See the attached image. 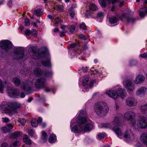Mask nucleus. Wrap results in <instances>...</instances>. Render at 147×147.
I'll return each instance as SVG.
<instances>
[{"instance_id": "obj_37", "label": "nucleus", "mask_w": 147, "mask_h": 147, "mask_svg": "<svg viewBox=\"0 0 147 147\" xmlns=\"http://www.w3.org/2000/svg\"><path fill=\"white\" fill-rule=\"evenodd\" d=\"M63 20L58 18H57L55 20V24L56 26H58L60 23H62Z\"/></svg>"}, {"instance_id": "obj_55", "label": "nucleus", "mask_w": 147, "mask_h": 147, "mask_svg": "<svg viewBox=\"0 0 147 147\" xmlns=\"http://www.w3.org/2000/svg\"><path fill=\"white\" fill-rule=\"evenodd\" d=\"M80 28L84 30L86 28V26L84 23H82L80 24Z\"/></svg>"}, {"instance_id": "obj_16", "label": "nucleus", "mask_w": 147, "mask_h": 147, "mask_svg": "<svg viewBox=\"0 0 147 147\" xmlns=\"http://www.w3.org/2000/svg\"><path fill=\"white\" fill-rule=\"evenodd\" d=\"M106 93L110 97L114 99H117L118 95L117 92L112 90H107Z\"/></svg>"}, {"instance_id": "obj_41", "label": "nucleus", "mask_w": 147, "mask_h": 147, "mask_svg": "<svg viewBox=\"0 0 147 147\" xmlns=\"http://www.w3.org/2000/svg\"><path fill=\"white\" fill-rule=\"evenodd\" d=\"M63 6L61 5H57L56 6V9L57 10L59 11H62L63 10Z\"/></svg>"}, {"instance_id": "obj_60", "label": "nucleus", "mask_w": 147, "mask_h": 147, "mask_svg": "<svg viewBox=\"0 0 147 147\" xmlns=\"http://www.w3.org/2000/svg\"><path fill=\"white\" fill-rule=\"evenodd\" d=\"M81 70H82V71L83 72H86L87 71L88 69L87 67H86L85 68L84 67H82V68L81 69Z\"/></svg>"}, {"instance_id": "obj_29", "label": "nucleus", "mask_w": 147, "mask_h": 147, "mask_svg": "<svg viewBox=\"0 0 147 147\" xmlns=\"http://www.w3.org/2000/svg\"><path fill=\"white\" fill-rule=\"evenodd\" d=\"M56 140V136L54 134L51 135L49 138V142L50 143L55 142Z\"/></svg>"}, {"instance_id": "obj_46", "label": "nucleus", "mask_w": 147, "mask_h": 147, "mask_svg": "<svg viewBox=\"0 0 147 147\" xmlns=\"http://www.w3.org/2000/svg\"><path fill=\"white\" fill-rule=\"evenodd\" d=\"M97 136L99 140H102L104 138L105 136L104 134L101 133H99L97 135Z\"/></svg>"}, {"instance_id": "obj_1", "label": "nucleus", "mask_w": 147, "mask_h": 147, "mask_svg": "<svg viewBox=\"0 0 147 147\" xmlns=\"http://www.w3.org/2000/svg\"><path fill=\"white\" fill-rule=\"evenodd\" d=\"M121 115L119 114L115 117L114 120L110 124H105L104 125L103 127L112 128L118 136L119 138H121L122 135V133L121 129L118 127L122 125L120 122V121L122 118Z\"/></svg>"}, {"instance_id": "obj_8", "label": "nucleus", "mask_w": 147, "mask_h": 147, "mask_svg": "<svg viewBox=\"0 0 147 147\" xmlns=\"http://www.w3.org/2000/svg\"><path fill=\"white\" fill-rule=\"evenodd\" d=\"M22 107V105L18 103H15L13 107L11 108L8 106H5L2 108L3 110L5 113H11L13 111H16L18 108H20Z\"/></svg>"}, {"instance_id": "obj_36", "label": "nucleus", "mask_w": 147, "mask_h": 147, "mask_svg": "<svg viewBox=\"0 0 147 147\" xmlns=\"http://www.w3.org/2000/svg\"><path fill=\"white\" fill-rule=\"evenodd\" d=\"M117 91L118 93L119 94V95L121 96V97L124 95L125 94V90L124 89L119 88H118Z\"/></svg>"}, {"instance_id": "obj_28", "label": "nucleus", "mask_w": 147, "mask_h": 147, "mask_svg": "<svg viewBox=\"0 0 147 147\" xmlns=\"http://www.w3.org/2000/svg\"><path fill=\"white\" fill-rule=\"evenodd\" d=\"M12 81L15 86H19L21 84V80L18 78L17 77L13 78Z\"/></svg>"}, {"instance_id": "obj_54", "label": "nucleus", "mask_w": 147, "mask_h": 147, "mask_svg": "<svg viewBox=\"0 0 147 147\" xmlns=\"http://www.w3.org/2000/svg\"><path fill=\"white\" fill-rule=\"evenodd\" d=\"M1 147H9V146L7 143L6 142L2 143L1 145Z\"/></svg>"}, {"instance_id": "obj_34", "label": "nucleus", "mask_w": 147, "mask_h": 147, "mask_svg": "<svg viewBox=\"0 0 147 147\" xmlns=\"http://www.w3.org/2000/svg\"><path fill=\"white\" fill-rule=\"evenodd\" d=\"M117 18L115 17H111L110 18L109 20V22L111 24H113L117 22Z\"/></svg>"}, {"instance_id": "obj_26", "label": "nucleus", "mask_w": 147, "mask_h": 147, "mask_svg": "<svg viewBox=\"0 0 147 147\" xmlns=\"http://www.w3.org/2000/svg\"><path fill=\"white\" fill-rule=\"evenodd\" d=\"M146 90V88L144 87H142L140 88L139 89L136 91V94L137 95H140L145 93Z\"/></svg>"}, {"instance_id": "obj_12", "label": "nucleus", "mask_w": 147, "mask_h": 147, "mask_svg": "<svg viewBox=\"0 0 147 147\" xmlns=\"http://www.w3.org/2000/svg\"><path fill=\"white\" fill-rule=\"evenodd\" d=\"M125 87L128 92L133 91L134 89V85L130 80H127L123 82Z\"/></svg>"}, {"instance_id": "obj_27", "label": "nucleus", "mask_w": 147, "mask_h": 147, "mask_svg": "<svg viewBox=\"0 0 147 147\" xmlns=\"http://www.w3.org/2000/svg\"><path fill=\"white\" fill-rule=\"evenodd\" d=\"M141 111L142 114L147 116V104L141 107Z\"/></svg>"}, {"instance_id": "obj_43", "label": "nucleus", "mask_w": 147, "mask_h": 147, "mask_svg": "<svg viewBox=\"0 0 147 147\" xmlns=\"http://www.w3.org/2000/svg\"><path fill=\"white\" fill-rule=\"evenodd\" d=\"M1 130L3 133H7L10 132L9 130H8L7 127H2L1 129Z\"/></svg>"}, {"instance_id": "obj_5", "label": "nucleus", "mask_w": 147, "mask_h": 147, "mask_svg": "<svg viewBox=\"0 0 147 147\" xmlns=\"http://www.w3.org/2000/svg\"><path fill=\"white\" fill-rule=\"evenodd\" d=\"M135 113L131 111L126 112L124 115L125 119L127 121H130L131 123L134 127H136V121L135 119Z\"/></svg>"}, {"instance_id": "obj_23", "label": "nucleus", "mask_w": 147, "mask_h": 147, "mask_svg": "<svg viewBox=\"0 0 147 147\" xmlns=\"http://www.w3.org/2000/svg\"><path fill=\"white\" fill-rule=\"evenodd\" d=\"M145 78L142 75L139 74L136 77L134 82L135 84H138L143 82Z\"/></svg>"}, {"instance_id": "obj_56", "label": "nucleus", "mask_w": 147, "mask_h": 147, "mask_svg": "<svg viewBox=\"0 0 147 147\" xmlns=\"http://www.w3.org/2000/svg\"><path fill=\"white\" fill-rule=\"evenodd\" d=\"M140 56L143 58H146L147 57V54L145 53L141 54Z\"/></svg>"}, {"instance_id": "obj_53", "label": "nucleus", "mask_w": 147, "mask_h": 147, "mask_svg": "<svg viewBox=\"0 0 147 147\" xmlns=\"http://www.w3.org/2000/svg\"><path fill=\"white\" fill-rule=\"evenodd\" d=\"M66 33V31L64 32L63 31L62 32H59V34L60 37H62L65 36Z\"/></svg>"}, {"instance_id": "obj_47", "label": "nucleus", "mask_w": 147, "mask_h": 147, "mask_svg": "<svg viewBox=\"0 0 147 147\" xmlns=\"http://www.w3.org/2000/svg\"><path fill=\"white\" fill-rule=\"evenodd\" d=\"M25 25L27 26H29L30 25V20L27 18L25 19Z\"/></svg>"}, {"instance_id": "obj_6", "label": "nucleus", "mask_w": 147, "mask_h": 147, "mask_svg": "<svg viewBox=\"0 0 147 147\" xmlns=\"http://www.w3.org/2000/svg\"><path fill=\"white\" fill-rule=\"evenodd\" d=\"M33 85V83L31 81H24L22 82L21 86L22 90L27 93L31 90Z\"/></svg>"}, {"instance_id": "obj_52", "label": "nucleus", "mask_w": 147, "mask_h": 147, "mask_svg": "<svg viewBox=\"0 0 147 147\" xmlns=\"http://www.w3.org/2000/svg\"><path fill=\"white\" fill-rule=\"evenodd\" d=\"M89 81V79L88 78H85L83 80V85L85 86L87 84Z\"/></svg>"}, {"instance_id": "obj_61", "label": "nucleus", "mask_w": 147, "mask_h": 147, "mask_svg": "<svg viewBox=\"0 0 147 147\" xmlns=\"http://www.w3.org/2000/svg\"><path fill=\"white\" fill-rule=\"evenodd\" d=\"M80 38H82L84 40H86L87 39L86 36L82 34H81L80 36Z\"/></svg>"}, {"instance_id": "obj_49", "label": "nucleus", "mask_w": 147, "mask_h": 147, "mask_svg": "<svg viewBox=\"0 0 147 147\" xmlns=\"http://www.w3.org/2000/svg\"><path fill=\"white\" fill-rule=\"evenodd\" d=\"M129 64L131 66H134L137 64V62L135 61L132 60L130 61Z\"/></svg>"}, {"instance_id": "obj_44", "label": "nucleus", "mask_w": 147, "mask_h": 147, "mask_svg": "<svg viewBox=\"0 0 147 147\" xmlns=\"http://www.w3.org/2000/svg\"><path fill=\"white\" fill-rule=\"evenodd\" d=\"M75 26L74 25H72L69 28V32L71 33H73L75 31Z\"/></svg>"}, {"instance_id": "obj_13", "label": "nucleus", "mask_w": 147, "mask_h": 147, "mask_svg": "<svg viewBox=\"0 0 147 147\" xmlns=\"http://www.w3.org/2000/svg\"><path fill=\"white\" fill-rule=\"evenodd\" d=\"M125 102L126 104L129 107L136 106L138 103L137 100L134 97L132 96L127 97L126 99Z\"/></svg>"}, {"instance_id": "obj_38", "label": "nucleus", "mask_w": 147, "mask_h": 147, "mask_svg": "<svg viewBox=\"0 0 147 147\" xmlns=\"http://www.w3.org/2000/svg\"><path fill=\"white\" fill-rule=\"evenodd\" d=\"M89 8L90 10H96L97 9V7L96 5L93 3H91L89 6Z\"/></svg>"}, {"instance_id": "obj_30", "label": "nucleus", "mask_w": 147, "mask_h": 147, "mask_svg": "<svg viewBox=\"0 0 147 147\" xmlns=\"http://www.w3.org/2000/svg\"><path fill=\"white\" fill-rule=\"evenodd\" d=\"M41 138L42 142H45L48 138V136L47 133L44 131H42Z\"/></svg>"}, {"instance_id": "obj_32", "label": "nucleus", "mask_w": 147, "mask_h": 147, "mask_svg": "<svg viewBox=\"0 0 147 147\" xmlns=\"http://www.w3.org/2000/svg\"><path fill=\"white\" fill-rule=\"evenodd\" d=\"M34 74L38 76H40L42 74V70L39 68H36L34 71Z\"/></svg>"}, {"instance_id": "obj_15", "label": "nucleus", "mask_w": 147, "mask_h": 147, "mask_svg": "<svg viewBox=\"0 0 147 147\" xmlns=\"http://www.w3.org/2000/svg\"><path fill=\"white\" fill-rule=\"evenodd\" d=\"M99 2L102 7H105L107 5L111 2L114 4L117 2V0H99Z\"/></svg>"}, {"instance_id": "obj_50", "label": "nucleus", "mask_w": 147, "mask_h": 147, "mask_svg": "<svg viewBox=\"0 0 147 147\" xmlns=\"http://www.w3.org/2000/svg\"><path fill=\"white\" fill-rule=\"evenodd\" d=\"M69 13L70 16L72 18L74 17L75 15V13L74 11L73 10H69Z\"/></svg>"}, {"instance_id": "obj_31", "label": "nucleus", "mask_w": 147, "mask_h": 147, "mask_svg": "<svg viewBox=\"0 0 147 147\" xmlns=\"http://www.w3.org/2000/svg\"><path fill=\"white\" fill-rule=\"evenodd\" d=\"M142 9L143 10V11H140L139 15L141 17L143 18L145 15V14L147 13V9L146 7H144L143 8H142Z\"/></svg>"}, {"instance_id": "obj_25", "label": "nucleus", "mask_w": 147, "mask_h": 147, "mask_svg": "<svg viewBox=\"0 0 147 147\" xmlns=\"http://www.w3.org/2000/svg\"><path fill=\"white\" fill-rule=\"evenodd\" d=\"M80 43L78 42L76 43H73L69 45L68 49L69 48L73 49L75 51H76L79 48Z\"/></svg>"}, {"instance_id": "obj_35", "label": "nucleus", "mask_w": 147, "mask_h": 147, "mask_svg": "<svg viewBox=\"0 0 147 147\" xmlns=\"http://www.w3.org/2000/svg\"><path fill=\"white\" fill-rule=\"evenodd\" d=\"M34 13L37 16H40L42 14V12L40 9H38L35 10Z\"/></svg>"}, {"instance_id": "obj_17", "label": "nucleus", "mask_w": 147, "mask_h": 147, "mask_svg": "<svg viewBox=\"0 0 147 147\" xmlns=\"http://www.w3.org/2000/svg\"><path fill=\"white\" fill-rule=\"evenodd\" d=\"M16 55L18 59H22L23 57L24 54V51L23 49H17L16 51Z\"/></svg>"}, {"instance_id": "obj_14", "label": "nucleus", "mask_w": 147, "mask_h": 147, "mask_svg": "<svg viewBox=\"0 0 147 147\" xmlns=\"http://www.w3.org/2000/svg\"><path fill=\"white\" fill-rule=\"evenodd\" d=\"M124 137L125 140L127 141L128 140H130L132 138H133L134 136L131 130L128 129L125 132Z\"/></svg>"}, {"instance_id": "obj_48", "label": "nucleus", "mask_w": 147, "mask_h": 147, "mask_svg": "<svg viewBox=\"0 0 147 147\" xmlns=\"http://www.w3.org/2000/svg\"><path fill=\"white\" fill-rule=\"evenodd\" d=\"M7 127L8 130H9L10 132L11 131V130L13 127V125L10 123H9L7 124Z\"/></svg>"}, {"instance_id": "obj_19", "label": "nucleus", "mask_w": 147, "mask_h": 147, "mask_svg": "<svg viewBox=\"0 0 147 147\" xmlns=\"http://www.w3.org/2000/svg\"><path fill=\"white\" fill-rule=\"evenodd\" d=\"M22 133L20 131H16L11 134L9 138L12 139H16L21 138L22 136Z\"/></svg>"}, {"instance_id": "obj_11", "label": "nucleus", "mask_w": 147, "mask_h": 147, "mask_svg": "<svg viewBox=\"0 0 147 147\" xmlns=\"http://www.w3.org/2000/svg\"><path fill=\"white\" fill-rule=\"evenodd\" d=\"M46 84V80L43 78H40L38 79L35 83L36 88L41 89L45 87Z\"/></svg>"}, {"instance_id": "obj_59", "label": "nucleus", "mask_w": 147, "mask_h": 147, "mask_svg": "<svg viewBox=\"0 0 147 147\" xmlns=\"http://www.w3.org/2000/svg\"><path fill=\"white\" fill-rule=\"evenodd\" d=\"M2 119H3V121L4 122L6 123L9 121V119L7 117L2 118Z\"/></svg>"}, {"instance_id": "obj_64", "label": "nucleus", "mask_w": 147, "mask_h": 147, "mask_svg": "<svg viewBox=\"0 0 147 147\" xmlns=\"http://www.w3.org/2000/svg\"><path fill=\"white\" fill-rule=\"evenodd\" d=\"M98 73H99V72L96 70L93 71V74L94 75H96Z\"/></svg>"}, {"instance_id": "obj_9", "label": "nucleus", "mask_w": 147, "mask_h": 147, "mask_svg": "<svg viewBox=\"0 0 147 147\" xmlns=\"http://www.w3.org/2000/svg\"><path fill=\"white\" fill-rule=\"evenodd\" d=\"M87 117V113L86 110H81L79 115V122L82 124L88 122Z\"/></svg>"}, {"instance_id": "obj_33", "label": "nucleus", "mask_w": 147, "mask_h": 147, "mask_svg": "<svg viewBox=\"0 0 147 147\" xmlns=\"http://www.w3.org/2000/svg\"><path fill=\"white\" fill-rule=\"evenodd\" d=\"M31 124L32 127H36L38 125L37 120L36 119H33L31 120Z\"/></svg>"}, {"instance_id": "obj_21", "label": "nucleus", "mask_w": 147, "mask_h": 147, "mask_svg": "<svg viewBox=\"0 0 147 147\" xmlns=\"http://www.w3.org/2000/svg\"><path fill=\"white\" fill-rule=\"evenodd\" d=\"M121 18L122 19L125 18L127 23L130 22L134 23L136 20V19L134 18L128 17L126 13L122 14Z\"/></svg>"}, {"instance_id": "obj_20", "label": "nucleus", "mask_w": 147, "mask_h": 147, "mask_svg": "<svg viewBox=\"0 0 147 147\" xmlns=\"http://www.w3.org/2000/svg\"><path fill=\"white\" fill-rule=\"evenodd\" d=\"M71 131L73 132L78 133L83 131V128L80 126L76 125L71 128Z\"/></svg>"}, {"instance_id": "obj_22", "label": "nucleus", "mask_w": 147, "mask_h": 147, "mask_svg": "<svg viewBox=\"0 0 147 147\" xmlns=\"http://www.w3.org/2000/svg\"><path fill=\"white\" fill-rule=\"evenodd\" d=\"M141 141L144 145H147V133L142 134L140 136Z\"/></svg>"}, {"instance_id": "obj_10", "label": "nucleus", "mask_w": 147, "mask_h": 147, "mask_svg": "<svg viewBox=\"0 0 147 147\" xmlns=\"http://www.w3.org/2000/svg\"><path fill=\"white\" fill-rule=\"evenodd\" d=\"M0 47L2 49L7 51L12 48V44L9 40H5L0 42Z\"/></svg>"}, {"instance_id": "obj_3", "label": "nucleus", "mask_w": 147, "mask_h": 147, "mask_svg": "<svg viewBox=\"0 0 147 147\" xmlns=\"http://www.w3.org/2000/svg\"><path fill=\"white\" fill-rule=\"evenodd\" d=\"M6 88L8 95L11 97H15L18 96L19 91L11 87V84L7 81L2 82L0 79V92H3L4 88Z\"/></svg>"}, {"instance_id": "obj_51", "label": "nucleus", "mask_w": 147, "mask_h": 147, "mask_svg": "<svg viewBox=\"0 0 147 147\" xmlns=\"http://www.w3.org/2000/svg\"><path fill=\"white\" fill-rule=\"evenodd\" d=\"M31 31L30 30L27 29L26 30L24 34L26 36H29L31 34Z\"/></svg>"}, {"instance_id": "obj_18", "label": "nucleus", "mask_w": 147, "mask_h": 147, "mask_svg": "<svg viewBox=\"0 0 147 147\" xmlns=\"http://www.w3.org/2000/svg\"><path fill=\"white\" fill-rule=\"evenodd\" d=\"M93 127V125L91 121L90 122L85 125L83 127V131L87 132L91 130Z\"/></svg>"}, {"instance_id": "obj_45", "label": "nucleus", "mask_w": 147, "mask_h": 147, "mask_svg": "<svg viewBox=\"0 0 147 147\" xmlns=\"http://www.w3.org/2000/svg\"><path fill=\"white\" fill-rule=\"evenodd\" d=\"M18 121L20 122L22 125H24L26 122V120L24 118H19L18 119Z\"/></svg>"}, {"instance_id": "obj_57", "label": "nucleus", "mask_w": 147, "mask_h": 147, "mask_svg": "<svg viewBox=\"0 0 147 147\" xmlns=\"http://www.w3.org/2000/svg\"><path fill=\"white\" fill-rule=\"evenodd\" d=\"M103 13L102 12H99L97 14V16L98 17H101L103 16Z\"/></svg>"}, {"instance_id": "obj_4", "label": "nucleus", "mask_w": 147, "mask_h": 147, "mask_svg": "<svg viewBox=\"0 0 147 147\" xmlns=\"http://www.w3.org/2000/svg\"><path fill=\"white\" fill-rule=\"evenodd\" d=\"M109 110V108L106 104L102 102L96 103L94 107V112L101 117L106 115Z\"/></svg>"}, {"instance_id": "obj_63", "label": "nucleus", "mask_w": 147, "mask_h": 147, "mask_svg": "<svg viewBox=\"0 0 147 147\" xmlns=\"http://www.w3.org/2000/svg\"><path fill=\"white\" fill-rule=\"evenodd\" d=\"M48 18L51 20H53L54 19L53 17L50 15H48L47 16Z\"/></svg>"}, {"instance_id": "obj_7", "label": "nucleus", "mask_w": 147, "mask_h": 147, "mask_svg": "<svg viewBox=\"0 0 147 147\" xmlns=\"http://www.w3.org/2000/svg\"><path fill=\"white\" fill-rule=\"evenodd\" d=\"M136 125V127H135L136 128H147V118L142 115L139 116Z\"/></svg>"}, {"instance_id": "obj_2", "label": "nucleus", "mask_w": 147, "mask_h": 147, "mask_svg": "<svg viewBox=\"0 0 147 147\" xmlns=\"http://www.w3.org/2000/svg\"><path fill=\"white\" fill-rule=\"evenodd\" d=\"M31 52L33 53L32 55L34 59H37L39 58H44V59L41 63L42 64L43 66L47 67L51 66L50 56L47 50L38 52L32 49Z\"/></svg>"}, {"instance_id": "obj_62", "label": "nucleus", "mask_w": 147, "mask_h": 147, "mask_svg": "<svg viewBox=\"0 0 147 147\" xmlns=\"http://www.w3.org/2000/svg\"><path fill=\"white\" fill-rule=\"evenodd\" d=\"M12 3L11 1H9L7 5L9 7H11L12 6Z\"/></svg>"}, {"instance_id": "obj_42", "label": "nucleus", "mask_w": 147, "mask_h": 147, "mask_svg": "<svg viewBox=\"0 0 147 147\" xmlns=\"http://www.w3.org/2000/svg\"><path fill=\"white\" fill-rule=\"evenodd\" d=\"M19 144V142L18 141H16L11 145L10 147H18Z\"/></svg>"}, {"instance_id": "obj_24", "label": "nucleus", "mask_w": 147, "mask_h": 147, "mask_svg": "<svg viewBox=\"0 0 147 147\" xmlns=\"http://www.w3.org/2000/svg\"><path fill=\"white\" fill-rule=\"evenodd\" d=\"M23 140L24 142L27 144L31 145L32 144V141L28 135H24L23 136Z\"/></svg>"}, {"instance_id": "obj_58", "label": "nucleus", "mask_w": 147, "mask_h": 147, "mask_svg": "<svg viewBox=\"0 0 147 147\" xmlns=\"http://www.w3.org/2000/svg\"><path fill=\"white\" fill-rule=\"evenodd\" d=\"M42 119L41 117H39L38 118V120H37V122H38V124L42 123Z\"/></svg>"}, {"instance_id": "obj_39", "label": "nucleus", "mask_w": 147, "mask_h": 147, "mask_svg": "<svg viewBox=\"0 0 147 147\" xmlns=\"http://www.w3.org/2000/svg\"><path fill=\"white\" fill-rule=\"evenodd\" d=\"M60 28L63 31H66V33L67 32L69 29V28L67 26L64 25H62L61 26Z\"/></svg>"}, {"instance_id": "obj_40", "label": "nucleus", "mask_w": 147, "mask_h": 147, "mask_svg": "<svg viewBox=\"0 0 147 147\" xmlns=\"http://www.w3.org/2000/svg\"><path fill=\"white\" fill-rule=\"evenodd\" d=\"M35 131L32 129H29L28 130V134L32 137H33L34 134H35Z\"/></svg>"}]
</instances>
